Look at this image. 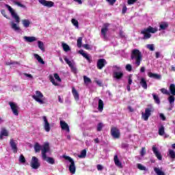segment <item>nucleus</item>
Segmentation results:
<instances>
[{"label": "nucleus", "mask_w": 175, "mask_h": 175, "mask_svg": "<svg viewBox=\"0 0 175 175\" xmlns=\"http://www.w3.org/2000/svg\"><path fill=\"white\" fill-rule=\"evenodd\" d=\"M146 30H148L149 33H156V32H158V28L152 27L151 26H149L148 28H146Z\"/></svg>", "instance_id": "7c9ffc66"}, {"label": "nucleus", "mask_w": 175, "mask_h": 175, "mask_svg": "<svg viewBox=\"0 0 175 175\" xmlns=\"http://www.w3.org/2000/svg\"><path fill=\"white\" fill-rule=\"evenodd\" d=\"M137 169H139V170H142L144 172H147V170H148V169H147V167L146 166H144L140 163L137 164Z\"/></svg>", "instance_id": "e433bc0d"}, {"label": "nucleus", "mask_w": 175, "mask_h": 175, "mask_svg": "<svg viewBox=\"0 0 175 175\" xmlns=\"http://www.w3.org/2000/svg\"><path fill=\"white\" fill-rule=\"evenodd\" d=\"M137 80L139 81V85L144 90H147V81L146 80V78L143 77H138Z\"/></svg>", "instance_id": "f3484780"}, {"label": "nucleus", "mask_w": 175, "mask_h": 175, "mask_svg": "<svg viewBox=\"0 0 175 175\" xmlns=\"http://www.w3.org/2000/svg\"><path fill=\"white\" fill-rule=\"evenodd\" d=\"M146 49L150 50V51H154L155 50V46L154 44H149L146 45Z\"/></svg>", "instance_id": "79ce46f5"}, {"label": "nucleus", "mask_w": 175, "mask_h": 175, "mask_svg": "<svg viewBox=\"0 0 175 175\" xmlns=\"http://www.w3.org/2000/svg\"><path fill=\"white\" fill-rule=\"evenodd\" d=\"M23 39L25 42H27L28 43H32V42H36V40H38L36 37L33 36H25L23 37Z\"/></svg>", "instance_id": "393cba45"}, {"label": "nucleus", "mask_w": 175, "mask_h": 175, "mask_svg": "<svg viewBox=\"0 0 175 175\" xmlns=\"http://www.w3.org/2000/svg\"><path fill=\"white\" fill-rule=\"evenodd\" d=\"M34 150L36 152H39V151H40V150H42V146H40V144H39V143L35 144Z\"/></svg>", "instance_id": "a19ab883"}, {"label": "nucleus", "mask_w": 175, "mask_h": 175, "mask_svg": "<svg viewBox=\"0 0 175 175\" xmlns=\"http://www.w3.org/2000/svg\"><path fill=\"white\" fill-rule=\"evenodd\" d=\"M83 80L86 85H88V84H90V83L92 82L91 79L88 78V77L87 76H83Z\"/></svg>", "instance_id": "37998d69"}, {"label": "nucleus", "mask_w": 175, "mask_h": 175, "mask_svg": "<svg viewBox=\"0 0 175 175\" xmlns=\"http://www.w3.org/2000/svg\"><path fill=\"white\" fill-rule=\"evenodd\" d=\"M79 53L81 54V55H82L84 58H85V59H87V61H88V62H91V59L90 58V55H88V54L84 53V51L80 50V51H79Z\"/></svg>", "instance_id": "bb28decb"}, {"label": "nucleus", "mask_w": 175, "mask_h": 175, "mask_svg": "<svg viewBox=\"0 0 175 175\" xmlns=\"http://www.w3.org/2000/svg\"><path fill=\"white\" fill-rule=\"evenodd\" d=\"M86 156H87V150H83L81 152V154L78 157L79 158H85Z\"/></svg>", "instance_id": "a18cd8bd"}, {"label": "nucleus", "mask_w": 175, "mask_h": 175, "mask_svg": "<svg viewBox=\"0 0 175 175\" xmlns=\"http://www.w3.org/2000/svg\"><path fill=\"white\" fill-rule=\"evenodd\" d=\"M8 136H9V131L5 128L1 129L0 132V139L3 140V137H8Z\"/></svg>", "instance_id": "aec40b11"}, {"label": "nucleus", "mask_w": 175, "mask_h": 175, "mask_svg": "<svg viewBox=\"0 0 175 175\" xmlns=\"http://www.w3.org/2000/svg\"><path fill=\"white\" fill-rule=\"evenodd\" d=\"M148 77H150V79H156L157 80H161V79H162L161 75L152 73L151 72H148Z\"/></svg>", "instance_id": "b1692460"}, {"label": "nucleus", "mask_w": 175, "mask_h": 175, "mask_svg": "<svg viewBox=\"0 0 175 175\" xmlns=\"http://www.w3.org/2000/svg\"><path fill=\"white\" fill-rule=\"evenodd\" d=\"M161 92L164 95H170V92L167 91L165 88H161L160 90Z\"/></svg>", "instance_id": "09e8293b"}, {"label": "nucleus", "mask_w": 175, "mask_h": 175, "mask_svg": "<svg viewBox=\"0 0 175 175\" xmlns=\"http://www.w3.org/2000/svg\"><path fill=\"white\" fill-rule=\"evenodd\" d=\"M131 58L135 59L137 66H140L142 62V52L137 49H134L132 51Z\"/></svg>", "instance_id": "20e7f679"}, {"label": "nucleus", "mask_w": 175, "mask_h": 175, "mask_svg": "<svg viewBox=\"0 0 175 175\" xmlns=\"http://www.w3.org/2000/svg\"><path fill=\"white\" fill-rule=\"evenodd\" d=\"M107 64V62H106V59H100L97 62V68L98 69H103L106 64Z\"/></svg>", "instance_id": "6ab92c4d"}, {"label": "nucleus", "mask_w": 175, "mask_h": 175, "mask_svg": "<svg viewBox=\"0 0 175 175\" xmlns=\"http://www.w3.org/2000/svg\"><path fill=\"white\" fill-rule=\"evenodd\" d=\"M71 23H72V25H74V27H75V28L79 29V21L78 20L72 18L71 20Z\"/></svg>", "instance_id": "ea45409f"}, {"label": "nucleus", "mask_w": 175, "mask_h": 175, "mask_svg": "<svg viewBox=\"0 0 175 175\" xmlns=\"http://www.w3.org/2000/svg\"><path fill=\"white\" fill-rule=\"evenodd\" d=\"M155 57L156 58H159L161 57V53L159 52H156Z\"/></svg>", "instance_id": "774afa93"}, {"label": "nucleus", "mask_w": 175, "mask_h": 175, "mask_svg": "<svg viewBox=\"0 0 175 175\" xmlns=\"http://www.w3.org/2000/svg\"><path fill=\"white\" fill-rule=\"evenodd\" d=\"M102 128H103V124L99 123L97 126V131H102Z\"/></svg>", "instance_id": "5fc2aeb1"}, {"label": "nucleus", "mask_w": 175, "mask_h": 175, "mask_svg": "<svg viewBox=\"0 0 175 175\" xmlns=\"http://www.w3.org/2000/svg\"><path fill=\"white\" fill-rule=\"evenodd\" d=\"M152 113V108H146L145 111L142 113V119L144 121H148V118L151 116Z\"/></svg>", "instance_id": "6e6552de"}, {"label": "nucleus", "mask_w": 175, "mask_h": 175, "mask_svg": "<svg viewBox=\"0 0 175 175\" xmlns=\"http://www.w3.org/2000/svg\"><path fill=\"white\" fill-rule=\"evenodd\" d=\"M113 77L115 80H121L124 77V72L121 67L118 66H114L113 67Z\"/></svg>", "instance_id": "f03ea898"}, {"label": "nucleus", "mask_w": 175, "mask_h": 175, "mask_svg": "<svg viewBox=\"0 0 175 175\" xmlns=\"http://www.w3.org/2000/svg\"><path fill=\"white\" fill-rule=\"evenodd\" d=\"M141 33L144 35L143 39L147 40V39H150L151 38V33L147 30V29H144L141 31Z\"/></svg>", "instance_id": "5701e85b"}, {"label": "nucleus", "mask_w": 175, "mask_h": 175, "mask_svg": "<svg viewBox=\"0 0 175 175\" xmlns=\"http://www.w3.org/2000/svg\"><path fill=\"white\" fill-rule=\"evenodd\" d=\"M126 70H128V72H131L132 70V66L131 64H126Z\"/></svg>", "instance_id": "603ef678"}, {"label": "nucleus", "mask_w": 175, "mask_h": 175, "mask_svg": "<svg viewBox=\"0 0 175 175\" xmlns=\"http://www.w3.org/2000/svg\"><path fill=\"white\" fill-rule=\"evenodd\" d=\"M32 98L39 105H44L46 103L43 93L39 90L36 91L35 94L32 95Z\"/></svg>", "instance_id": "7ed1b4c3"}, {"label": "nucleus", "mask_w": 175, "mask_h": 175, "mask_svg": "<svg viewBox=\"0 0 175 175\" xmlns=\"http://www.w3.org/2000/svg\"><path fill=\"white\" fill-rule=\"evenodd\" d=\"M19 162H20V163H25V157H24V155H23V154L20 155Z\"/></svg>", "instance_id": "8fccbe9b"}, {"label": "nucleus", "mask_w": 175, "mask_h": 175, "mask_svg": "<svg viewBox=\"0 0 175 175\" xmlns=\"http://www.w3.org/2000/svg\"><path fill=\"white\" fill-rule=\"evenodd\" d=\"M159 135L160 136H163L165 135V127L163 126H161L159 128Z\"/></svg>", "instance_id": "4c0bfd02"}, {"label": "nucleus", "mask_w": 175, "mask_h": 175, "mask_svg": "<svg viewBox=\"0 0 175 175\" xmlns=\"http://www.w3.org/2000/svg\"><path fill=\"white\" fill-rule=\"evenodd\" d=\"M14 5H16V6H19V8H23V9H25V5L20 3L19 1H14Z\"/></svg>", "instance_id": "3c124183"}, {"label": "nucleus", "mask_w": 175, "mask_h": 175, "mask_svg": "<svg viewBox=\"0 0 175 175\" xmlns=\"http://www.w3.org/2000/svg\"><path fill=\"white\" fill-rule=\"evenodd\" d=\"M42 120L43 121V126L45 132H50V131H51V126L49 122L47 117L44 116L42 117Z\"/></svg>", "instance_id": "9d476101"}, {"label": "nucleus", "mask_w": 175, "mask_h": 175, "mask_svg": "<svg viewBox=\"0 0 175 175\" xmlns=\"http://www.w3.org/2000/svg\"><path fill=\"white\" fill-rule=\"evenodd\" d=\"M110 26V24L109 23H105L103 26V28L101 29V37L103 38V39H107V31H109V27Z\"/></svg>", "instance_id": "ddd939ff"}, {"label": "nucleus", "mask_w": 175, "mask_h": 175, "mask_svg": "<svg viewBox=\"0 0 175 175\" xmlns=\"http://www.w3.org/2000/svg\"><path fill=\"white\" fill-rule=\"evenodd\" d=\"M64 61L66 62L67 64H68V66H70V68H71L72 70H75V69H76L75 68V62L70 61V59L67 57H64Z\"/></svg>", "instance_id": "a878e982"}, {"label": "nucleus", "mask_w": 175, "mask_h": 175, "mask_svg": "<svg viewBox=\"0 0 175 175\" xmlns=\"http://www.w3.org/2000/svg\"><path fill=\"white\" fill-rule=\"evenodd\" d=\"M9 105L14 116H18V110H20V107H18V105L14 102H10Z\"/></svg>", "instance_id": "1a4fd4ad"}, {"label": "nucleus", "mask_w": 175, "mask_h": 175, "mask_svg": "<svg viewBox=\"0 0 175 175\" xmlns=\"http://www.w3.org/2000/svg\"><path fill=\"white\" fill-rule=\"evenodd\" d=\"M43 161H46L50 165H54L55 163V160L53 157H47V155L42 157Z\"/></svg>", "instance_id": "4be33fe9"}, {"label": "nucleus", "mask_w": 175, "mask_h": 175, "mask_svg": "<svg viewBox=\"0 0 175 175\" xmlns=\"http://www.w3.org/2000/svg\"><path fill=\"white\" fill-rule=\"evenodd\" d=\"M49 79L51 83H52V84L55 86L59 85V83H61L62 81L61 78L59 77V75H58L57 73H55L53 76L51 75H49Z\"/></svg>", "instance_id": "0eeeda50"}, {"label": "nucleus", "mask_w": 175, "mask_h": 175, "mask_svg": "<svg viewBox=\"0 0 175 175\" xmlns=\"http://www.w3.org/2000/svg\"><path fill=\"white\" fill-rule=\"evenodd\" d=\"M169 91H170V96L168 97V102L170 104L173 105L174 103L175 100V85L174 83H171L170 85L169 88Z\"/></svg>", "instance_id": "39448f33"}, {"label": "nucleus", "mask_w": 175, "mask_h": 175, "mask_svg": "<svg viewBox=\"0 0 175 175\" xmlns=\"http://www.w3.org/2000/svg\"><path fill=\"white\" fill-rule=\"evenodd\" d=\"M152 96H153V99L155 101V103H157V105H159V103H161L159 97H158V96H157L155 94H152Z\"/></svg>", "instance_id": "c03bdc74"}, {"label": "nucleus", "mask_w": 175, "mask_h": 175, "mask_svg": "<svg viewBox=\"0 0 175 175\" xmlns=\"http://www.w3.org/2000/svg\"><path fill=\"white\" fill-rule=\"evenodd\" d=\"M169 155H170L171 159H175V152H174V150H169Z\"/></svg>", "instance_id": "49530a36"}, {"label": "nucleus", "mask_w": 175, "mask_h": 175, "mask_svg": "<svg viewBox=\"0 0 175 175\" xmlns=\"http://www.w3.org/2000/svg\"><path fill=\"white\" fill-rule=\"evenodd\" d=\"M169 27V24L166 22H163L159 25V31H165Z\"/></svg>", "instance_id": "cd10ccee"}, {"label": "nucleus", "mask_w": 175, "mask_h": 175, "mask_svg": "<svg viewBox=\"0 0 175 175\" xmlns=\"http://www.w3.org/2000/svg\"><path fill=\"white\" fill-rule=\"evenodd\" d=\"M63 158L70 162L69 170L70 173L75 174L76 173V165H75V161L69 156H63Z\"/></svg>", "instance_id": "423d86ee"}, {"label": "nucleus", "mask_w": 175, "mask_h": 175, "mask_svg": "<svg viewBox=\"0 0 175 175\" xmlns=\"http://www.w3.org/2000/svg\"><path fill=\"white\" fill-rule=\"evenodd\" d=\"M126 10H127V8H126V6H124L123 8H122V13L123 14L126 13Z\"/></svg>", "instance_id": "338daca9"}, {"label": "nucleus", "mask_w": 175, "mask_h": 175, "mask_svg": "<svg viewBox=\"0 0 175 175\" xmlns=\"http://www.w3.org/2000/svg\"><path fill=\"white\" fill-rule=\"evenodd\" d=\"M140 72L141 73H144L146 72V68L144 66L141 67Z\"/></svg>", "instance_id": "69168bd1"}, {"label": "nucleus", "mask_w": 175, "mask_h": 175, "mask_svg": "<svg viewBox=\"0 0 175 175\" xmlns=\"http://www.w3.org/2000/svg\"><path fill=\"white\" fill-rule=\"evenodd\" d=\"M82 43H83V38L81 37H79L77 40V46L78 47H81L83 45H82Z\"/></svg>", "instance_id": "de8ad7c7"}, {"label": "nucleus", "mask_w": 175, "mask_h": 175, "mask_svg": "<svg viewBox=\"0 0 175 175\" xmlns=\"http://www.w3.org/2000/svg\"><path fill=\"white\" fill-rule=\"evenodd\" d=\"M154 172L156 173L157 175H165V172L162 170V168L159 167H154Z\"/></svg>", "instance_id": "2f4dec72"}, {"label": "nucleus", "mask_w": 175, "mask_h": 175, "mask_svg": "<svg viewBox=\"0 0 175 175\" xmlns=\"http://www.w3.org/2000/svg\"><path fill=\"white\" fill-rule=\"evenodd\" d=\"M97 170H103V166L102 165H97Z\"/></svg>", "instance_id": "e2e57ef3"}, {"label": "nucleus", "mask_w": 175, "mask_h": 175, "mask_svg": "<svg viewBox=\"0 0 175 175\" xmlns=\"http://www.w3.org/2000/svg\"><path fill=\"white\" fill-rule=\"evenodd\" d=\"M5 7L7 8V9H8L10 13L11 14V16L13 18H14L16 23H14V21H11L10 27L12 29L16 31H20V27L18 26V23H20V17H18V15L17 14V13H16V11H14V10H13V8L10 7V5H5Z\"/></svg>", "instance_id": "f257e3e1"}, {"label": "nucleus", "mask_w": 175, "mask_h": 175, "mask_svg": "<svg viewBox=\"0 0 175 175\" xmlns=\"http://www.w3.org/2000/svg\"><path fill=\"white\" fill-rule=\"evenodd\" d=\"M107 2H109L110 5H114L116 3V0H106Z\"/></svg>", "instance_id": "052dcab7"}, {"label": "nucleus", "mask_w": 175, "mask_h": 175, "mask_svg": "<svg viewBox=\"0 0 175 175\" xmlns=\"http://www.w3.org/2000/svg\"><path fill=\"white\" fill-rule=\"evenodd\" d=\"M132 75H130L129 77V85H131V84H132Z\"/></svg>", "instance_id": "680f3d73"}, {"label": "nucleus", "mask_w": 175, "mask_h": 175, "mask_svg": "<svg viewBox=\"0 0 175 175\" xmlns=\"http://www.w3.org/2000/svg\"><path fill=\"white\" fill-rule=\"evenodd\" d=\"M72 92L75 100H79L80 98H79V92H77V90H76L75 88H72Z\"/></svg>", "instance_id": "c85d7f7f"}, {"label": "nucleus", "mask_w": 175, "mask_h": 175, "mask_svg": "<svg viewBox=\"0 0 175 175\" xmlns=\"http://www.w3.org/2000/svg\"><path fill=\"white\" fill-rule=\"evenodd\" d=\"M103 100L99 99L98 100V110L99 111H103Z\"/></svg>", "instance_id": "58836bf2"}, {"label": "nucleus", "mask_w": 175, "mask_h": 175, "mask_svg": "<svg viewBox=\"0 0 175 175\" xmlns=\"http://www.w3.org/2000/svg\"><path fill=\"white\" fill-rule=\"evenodd\" d=\"M10 145L13 151V153L17 154V151H18V148H17V142H16V141H14V139H11L10 140Z\"/></svg>", "instance_id": "dca6fc26"}, {"label": "nucleus", "mask_w": 175, "mask_h": 175, "mask_svg": "<svg viewBox=\"0 0 175 175\" xmlns=\"http://www.w3.org/2000/svg\"><path fill=\"white\" fill-rule=\"evenodd\" d=\"M23 75L25 77H27V79H33V77H32V75L31 74L24 73Z\"/></svg>", "instance_id": "6e6d98bb"}, {"label": "nucleus", "mask_w": 175, "mask_h": 175, "mask_svg": "<svg viewBox=\"0 0 175 175\" xmlns=\"http://www.w3.org/2000/svg\"><path fill=\"white\" fill-rule=\"evenodd\" d=\"M159 117L162 121H165L166 120V117H165V115L163 113H159Z\"/></svg>", "instance_id": "13d9d810"}, {"label": "nucleus", "mask_w": 175, "mask_h": 175, "mask_svg": "<svg viewBox=\"0 0 175 175\" xmlns=\"http://www.w3.org/2000/svg\"><path fill=\"white\" fill-rule=\"evenodd\" d=\"M39 3L45 6L46 8H53L54 6V2L46 0H38Z\"/></svg>", "instance_id": "2eb2a0df"}, {"label": "nucleus", "mask_w": 175, "mask_h": 175, "mask_svg": "<svg viewBox=\"0 0 175 175\" xmlns=\"http://www.w3.org/2000/svg\"><path fill=\"white\" fill-rule=\"evenodd\" d=\"M42 157H46L47 152H50V145L49 142H45L41 148Z\"/></svg>", "instance_id": "f8f14e48"}, {"label": "nucleus", "mask_w": 175, "mask_h": 175, "mask_svg": "<svg viewBox=\"0 0 175 175\" xmlns=\"http://www.w3.org/2000/svg\"><path fill=\"white\" fill-rule=\"evenodd\" d=\"M60 126H61V128L63 131H66V132H67L68 133H69V132H70V130L69 129V125H68L65 122V121L61 120L60 121Z\"/></svg>", "instance_id": "412c9836"}, {"label": "nucleus", "mask_w": 175, "mask_h": 175, "mask_svg": "<svg viewBox=\"0 0 175 175\" xmlns=\"http://www.w3.org/2000/svg\"><path fill=\"white\" fill-rule=\"evenodd\" d=\"M111 135L113 139H120V130L117 127H112L111 129Z\"/></svg>", "instance_id": "4468645a"}, {"label": "nucleus", "mask_w": 175, "mask_h": 175, "mask_svg": "<svg viewBox=\"0 0 175 175\" xmlns=\"http://www.w3.org/2000/svg\"><path fill=\"white\" fill-rule=\"evenodd\" d=\"M137 0H127L128 5H133Z\"/></svg>", "instance_id": "4d7b16f0"}, {"label": "nucleus", "mask_w": 175, "mask_h": 175, "mask_svg": "<svg viewBox=\"0 0 175 175\" xmlns=\"http://www.w3.org/2000/svg\"><path fill=\"white\" fill-rule=\"evenodd\" d=\"M141 157H144L146 155V148H142L140 152Z\"/></svg>", "instance_id": "864d4df0"}, {"label": "nucleus", "mask_w": 175, "mask_h": 175, "mask_svg": "<svg viewBox=\"0 0 175 175\" xmlns=\"http://www.w3.org/2000/svg\"><path fill=\"white\" fill-rule=\"evenodd\" d=\"M113 159H114L115 165L116 166H118V167H121L122 166V163H121L120 162V160L118 159V156L117 155L114 156Z\"/></svg>", "instance_id": "72a5a7b5"}, {"label": "nucleus", "mask_w": 175, "mask_h": 175, "mask_svg": "<svg viewBox=\"0 0 175 175\" xmlns=\"http://www.w3.org/2000/svg\"><path fill=\"white\" fill-rule=\"evenodd\" d=\"M34 58H36V59H37V61L41 64L42 65H44V61H43V59H42V57L38 55V54H34Z\"/></svg>", "instance_id": "f704fd0d"}, {"label": "nucleus", "mask_w": 175, "mask_h": 175, "mask_svg": "<svg viewBox=\"0 0 175 175\" xmlns=\"http://www.w3.org/2000/svg\"><path fill=\"white\" fill-rule=\"evenodd\" d=\"M22 24L25 28H28L31 24V21H29L28 19H25L22 21Z\"/></svg>", "instance_id": "c9c22d12"}, {"label": "nucleus", "mask_w": 175, "mask_h": 175, "mask_svg": "<svg viewBox=\"0 0 175 175\" xmlns=\"http://www.w3.org/2000/svg\"><path fill=\"white\" fill-rule=\"evenodd\" d=\"M152 150L153 151V154H154L157 159H159V161H162V154H161V152H159L157 146H153Z\"/></svg>", "instance_id": "a211bd4d"}, {"label": "nucleus", "mask_w": 175, "mask_h": 175, "mask_svg": "<svg viewBox=\"0 0 175 175\" xmlns=\"http://www.w3.org/2000/svg\"><path fill=\"white\" fill-rule=\"evenodd\" d=\"M16 64H18L17 62H7L6 65H14Z\"/></svg>", "instance_id": "0e129e2a"}, {"label": "nucleus", "mask_w": 175, "mask_h": 175, "mask_svg": "<svg viewBox=\"0 0 175 175\" xmlns=\"http://www.w3.org/2000/svg\"><path fill=\"white\" fill-rule=\"evenodd\" d=\"M83 47L86 50H91V47L88 44H85L83 45Z\"/></svg>", "instance_id": "bf43d9fd"}, {"label": "nucleus", "mask_w": 175, "mask_h": 175, "mask_svg": "<svg viewBox=\"0 0 175 175\" xmlns=\"http://www.w3.org/2000/svg\"><path fill=\"white\" fill-rule=\"evenodd\" d=\"M37 43H38V49H40V50H41L42 53H44V51H46V49H44V43L40 40H38Z\"/></svg>", "instance_id": "c756f323"}, {"label": "nucleus", "mask_w": 175, "mask_h": 175, "mask_svg": "<svg viewBox=\"0 0 175 175\" xmlns=\"http://www.w3.org/2000/svg\"><path fill=\"white\" fill-rule=\"evenodd\" d=\"M62 47L64 51H65L66 53H68V51H70V46H69V45H68V44L65 42L62 43Z\"/></svg>", "instance_id": "473e14b6"}, {"label": "nucleus", "mask_w": 175, "mask_h": 175, "mask_svg": "<svg viewBox=\"0 0 175 175\" xmlns=\"http://www.w3.org/2000/svg\"><path fill=\"white\" fill-rule=\"evenodd\" d=\"M30 166L32 169H39L40 163H39V159L36 157H33L30 163Z\"/></svg>", "instance_id": "9b49d317"}]
</instances>
